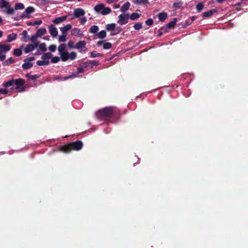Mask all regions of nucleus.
I'll return each instance as SVG.
<instances>
[{"label": "nucleus", "instance_id": "nucleus-18", "mask_svg": "<svg viewBox=\"0 0 248 248\" xmlns=\"http://www.w3.org/2000/svg\"><path fill=\"white\" fill-rule=\"evenodd\" d=\"M17 35L16 33H13L8 35L6 41L7 42H11L16 38Z\"/></svg>", "mask_w": 248, "mask_h": 248}, {"label": "nucleus", "instance_id": "nucleus-34", "mask_svg": "<svg viewBox=\"0 0 248 248\" xmlns=\"http://www.w3.org/2000/svg\"><path fill=\"white\" fill-rule=\"evenodd\" d=\"M135 3L137 5H145L149 3V0H136Z\"/></svg>", "mask_w": 248, "mask_h": 248}, {"label": "nucleus", "instance_id": "nucleus-42", "mask_svg": "<svg viewBox=\"0 0 248 248\" xmlns=\"http://www.w3.org/2000/svg\"><path fill=\"white\" fill-rule=\"evenodd\" d=\"M112 47V44L109 42H106L103 44V48L105 49H110Z\"/></svg>", "mask_w": 248, "mask_h": 248}, {"label": "nucleus", "instance_id": "nucleus-17", "mask_svg": "<svg viewBox=\"0 0 248 248\" xmlns=\"http://www.w3.org/2000/svg\"><path fill=\"white\" fill-rule=\"evenodd\" d=\"M0 49L2 50V51L7 52L10 50L11 46L10 45H2L0 43Z\"/></svg>", "mask_w": 248, "mask_h": 248}, {"label": "nucleus", "instance_id": "nucleus-20", "mask_svg": "<svg viewBox=\"0 0 248 248\" xmlns=\"http://www.w3.org/2000/svg\"><path fill=\"white\" fill-rule=\"evenodd\" d=\"M34 50L33 44H28L24 48V52L25 53H28Z\"/></svg>", "mask_w": 248, "mask_h": 248}, {"label": "nucleus", "instance_id": "nucleus-26", "mask_svg": "<svg viewBox=\"0 0 248 248\" xmlns=\"http://www.w3.org/2000/svg\"><path fill=\"white\" fill-rule=\"evenodd\" d=\"M52 56V55L51 53L50 52H47V53H44L41 58L43 60H48L49 59H50Z\"/></svg>", "mask_w": 248, "mask_h": 248}, {"label": "nucleus", "instance_id": "nucleus-53", "mask_svg": "<svg viewBox=\"0 0 248 248\" xmlns=\"http://www.w3.org/2000/svg\"><path fill=\"white\" fill-rule=\"evenodd\" d=\"M90 64V60H89V61L84 62L82 63V66L83 68H86V67L89 66Z\"/></svg>", "mask_w": 248, "mask_h": 248}, {"label": "nucleus", "instance_id": "nucleus-51", "mask_svg": "<svg viewBox=\"0 0 248 248\" xmlns=\"http://www.w3.org/2000/svg\"><path fill=\"white\" fill-rule=\"evenodd\" d=\"M48 49L50 51L54 52L56 49V46L54 45H50L49 46Z\"/></svg>", "mask_w": 248, "mask_h": 248}, {"label": "nucleus", "instance_id": "nucleus-10", "mask_svg": "<svg viewBox=\"0 0 248 248\" xmlns=\"http://www.w3.org/2000/svg\"><path fill=\"white\" fill-rule=\"evenodd\" d=\"M72 27V25L70 24H68L60 28V31H61L62 34L67 35L68 31L71 29Z\"/></svg>", "mask_w": 248, "mask_h": 248}, {"label": "nucleus", "instance_id": "nucleus-15", "mask_svg": "<svg viewBox=\"0 0 248 248\" xmlns=\"http://www.w3.org/2000/svg\"><path fill=\"white\" fill-rule=\"evenodd\" d=\"M62 61L66 62L69 59V53L67 51L60 54Z\"/></svg>", "mask_w": 248, "mask_h": 248}, {"label": "nucleus", "instance_id": "nucleus-36", "mask_svg": "<svg viewBox=\"0 0 248 248\" xmlns=\"http://www.w3.org/2000/svg\"><path fill=\"white\" fill-rule=\"evenodd\" d=\"M90 57L91 58H95L98 57L102 56V54L99 53H97L96 51H94L90 53Z\"/></svg>", "mask_w": 248, "mask_h": 248}, {"label": "nucleus", "instance_id": "nucleus-1", "mask_svg": "<svg viewBox=\"0 0 248 248\" xmlns=\"http://www.w3.org/2000/svg\"><path fill=\"white\" fill-rule=\"evenodd\" d=\"M95 116L99 120H103L106 118H113L119 119L120 112L119 110L112 107H105L98 110L95 113Z\"/></svg>", "mask_w": 248, "mask_h": 248}, {"label": "nucleus", "instance_id": "nucleus-55", "mask_svg": "<svg viewBox=\"0 0 248 248\" xmlns=\"http://www.w3.org/2000/svg\"><path fill=\"white\" fill-rule=\"evenodd\" d=\"M2 50L0 49V61H3L6 58V56L4 54H1Z\"/></svg>", "mask_w": 248, "mask_h": 248}, {"label": "nucleus", "instance_id": "nucleus-3", "mask_svg": "<svg viewBox=\"0 0 248 248\" xmlns=\"http://www.w3.org/2000/svg\"><path fill=\"white\" fill-rule=\"evenodd\" d=\"M94 10L96 13L103 16L108 15L111 12V9L109 7H105L104 4H97L94 6Z\"/></svg>", "mask_w": 248, "mask_h": 248}, {"label": "nucleus", "instance_id": "nucleus-25", "mask_svg": "<svg viewBox=\"0 0 248 248\" xmlns=\"http://www.w3.org/2000/svg\"><path fill=\"white\" fill-rule=\"evenodd\" d=\"M13 84H14V79L12 78V79L3 83V86L5 88H8L12 86Z\"/></svg>", "mask_w": 248, "mask_h": 248}, {"label": "nucleus", "instance_id": "nucleus-56", "mask_svg": "<svg viewBox=\"0 0 248 248\" xmlns=\"http://www.w3.org/2000/svg\"><path fill=\"white\" fill-rule=\"evenodd\" d=\"M160 30H161V31H162L164 33L168 32L169 31V29L167 26L161 27Z\"/></svg>", "mask_w": 248, "mask_h": 248}, {"label": "nucleus", "instance_id": "nucleus-7", "mask_svg": "<svg viewBox=\"0 0 248 248\" xmlns=\"http://www.w3.org/2000/svg\"><path fill=\"white\" fill-rule=\"evenodd\" d=\"M85 14L84 10L81 8H76L74 11V16L76 18L83 16Z\"/></svg>", "mask_w": 248, "mask_h": 248}, {"label": "nucleus", "instance_id": "nucleus-62", "mask_svg": "<svg viewBox=\"0 0 248 248\" xmlns=\"http://www.w3.org/2000/svg\"><path fill=\"white\" fill-rule=\"evenodd\" d=\"M34 44H33V46L34 47V49L35 48L37 47V46H39L40 42L38 41H35V42H33Z\"/></svg>", "mask_w": 248, "mask_h": 248}, {"label": "nucleus", "instance_id": "nucleus-61", "mask_svg": "<svg viewBox=\"0 0 248 248\" xmlns=\"http://www.w3.org/2000/svg\"><path fill=\"white\" fill-rule=\"evenodd\" d=\"M78 73H83L84 72L83 67L82 66H79L78 68Z\"/></svg>", "mask_w": 248, "mask_h": 248}, {"label": "nucleus", "instance_id": "nucleus-64", "mask_svg": "<svg viewBox=\"0 0 248 248\" xmlns=\"http://www.w3.org/2000/svg\"><path fill=\"white\" fill-rule=\"evenodd\" d=\"M42 20H37V21H34L33 23V25H40L41 24H42Z\"/></svg>", "mask_w": 248, "mask_h": 248}, {"label": "nucleus", "instance_id": "nucleus-58", "mask_svg": "<svg viewBox=\"0 0 248 248\" xmlns=\"http://www.w3.org/2000/svg\"><path fill=\"white\" fill-rule=\"evenodd\" d=\"M90 64H93L95 66H97L99 64L98 62L97 61H95V60H93V61L90 60Z\"/></svg>", "mask_w": 248, "mask_h": 248}, {"label": "nucleus", "instance_id": "nucleus-59", "mask_svg": "<svg viewBox=\"0 0 248 248\" xmlns=\"http://www.w3.org/2000/svg\"><path fill=\"white\" fill-rule=\"evenodd\" d=\"M26 88L25 87H17L16 88V90H18V91L19 92H24L25 91Z\"/></svg>", "mask_w": 248, "mask_h": 248}, {"label": "nucleus", "instance_id": "nucleus-35", "mask_svg": "<svg viewBox=\"0 0 248 248\" xmlns=\"http://www.w3.org/2000/svg\"><path fill=\"white\" fill-rule=\"evenodd\" d=\"M15 60L13 58L7 59L3 63V65H8L15 62Z\"/></svg>", "mask_w": 248, "mask_h": 248}, {"label": "nucleus", "instance_id": "nucleus-12", "mask_svg": "<svg viewBox=\"0 0 248 248\" xmlns=\"http://www.w3.org/2000/svg\"><path fill=\"white\" fill-rule=\"evenodd\" d=\"M68 16L58 17L53 20V22L55 24H59L66 20Z\"/></svg>", "mask_w": 248, "mask_h": 248}, {"label": "nucleus", "instance_id": "nucleus-23", "mask_svg": "<svg viewBox=\"0 0 248 248\" xmlns=\"http://www.w3.org/2000/svg\"><path fill=\"white\" fill-rule=\"evenodd\" d=\"M33 66V63L31 62H25L22 65V67L25 70L31 69Z\"/></svg>", "mask_w": 248, "mask_h": 248}, {"label": "nucleus", "instance_id": "nucleus-60", "mask_svg": "<svg viewBox=\"0 0 248 248\" xmlns=\"http://www.w3.org/2000/svg\"><path fill=\"white\" fill-rule=\"evenodd\" d=\"M8 91L6 89H0V94H7L8 93Z\"/></svg>", "mask_w": 248, "mask_h": 248}, {"label": "nucleus", "instance_id": "nucleus-31", "mask_svg": "<svg viewBox=\"0 0 248 248\" xmlns=\"http://www.w3.org/2000/svg\"><path fill=\"white\" fill-rule=\"evenodd\" d=\"M22 53V52L20 48H16L14 49L13 54L16 57L20 56Z\"/></svg>", "mask_w": 248, "mask_h": 248}, {"label": "nucleus", "instance_id": "nucleus-40", "mask_svg": "<svg viewBox=\"0 0 248 248\" xmlns=\"http://www.w3.org/2000/svg\"><path fill=\"white\" fill-rule=\"evenodd\" d=\"M77 56V54L75 52H72L70 54L69 53V59L74 60L76 58Z\"/></svg>", "mask_w": 248, "mask_h": 248}, {"label": "nucleus", "instance_id": "nucleus-14", "mask_svg": "<svg viewBox=\"0 0 248 248\" xmlns=\"http://www.w3.org/2000/svg\"><path fill=\"white\" fill-rule=\"evenodd\" d=\"M85 46L86 42L85 41H80L76 44L75 47L79 49L85 47Z\"/></svg>", "mask_w": 248, "mask_h": 248}, {"label": "nucleus", "instance_id": "nucleus-21", "mask_svg": "<svg viewBox=\"0 0 248 248\" xmlns=\"http://www.w3.org/2000/svg\"><path fill=\"white\" fill-rule=\"evenodd\" d=\"M116 24L115 23L108 24L106 25V29L108 31H110L111 32L115 29Z\"/></svg>", "mask_w": 248, "mask_h": 248}, {"label": "nucleus", "instance_id": "nucleus-22", "mask_svg": "<svg viewBox=\"0 0 248 248\" xmlns=\"http://www.w3.org/2000/svg\"><path fill=\"white\" fill-rule=\"evenodd\" d=\"M167 17V14L165 12H162L158 14V18L160 21H164Z\"/></svg>", "mask_w": 248, "mask_h": 248}, {"label": "nucleus", "instance_id": "nucleus-29", "mask_svg": "<svg viewBox=\"0 0 248 248\" xmlns=\"http://www.w3.org/2000/svg\"><path fill=\"white\" fill-rule=\"evenodd\" d=\"M24 8V5L23 3L18 2L16 3L15 5V9L14 10H22Z\"/></svg>", "mask_w": 248, "mask_h": 248}, {"label": "nucleus", "instance_id": "nucleus-30", "mask_svg": "<svg viewBox=\"0 0 248 248\" xmlns=\"http://www.w3.org/2000/svg\"><path fill=\"white\" fill-rule=\"evenodd\" d=\"M9 2H10L6 1V0H1L0 1V8L3 9L5 7H7Z\"/></svg>", "mask_w": 248, "mask_h": 248}, {"label": "nucleus", "instance_id": "nucleus-33", "mask_svg": "<svg viewBox=\"0 0 248 248\" xmlns=\"http://www.w3.org/2000/svg\"><path fill=\"white\" fill-rule=\"evenodd\" d=\"M98 27L96 25H93L89 29L90 32L92 33H95L98 31Z\"/></svg>", "mask_w": 248, "mask_h": 248}, {"label": "nucleus", "instance_id": "nucleus-41", "mask_svg": "<svg viewBox=\"0 0 248 248\" xmlns=\"http://www.w3.org/2000/svg\"><path fill=\"white\" fill-rule=\"evenodd\" d=\"M133 27L136 30H140L142 28V23L140 22L137 23L133 26Z\"/></svg>", "mask_w": 248, "mask_h": 248}, {"label": "nucleus", "instance_id": "nucleus-6", "mask_svg": "<svg viewBox=\"0 0 248 248\" xmlns=\"http://www.w3.org/2000/svg\"><path fill=\"white\" fill-rule=\"evenodd\" d=\"M71 34L75 36L82 37L84 36L80 29L78 28H74L71 29Z\"/></svg>", "mask_w": 248, "mask_h": 248}, {"label": "nucleus", "instance_id": "nucleus-54", "mask_svg": "<svg viewBox=\"0 0 248 248\" xmlns=\"http://www.w3.org/2000/svg\"><path fill=\"white\" fill-rule=\"evenodd\" d=\"M87 19L85 17H83L79 19V22L81 25H84Z\"/></svg>", "mask_w": 248, "mask_h": 248}, {"label": "nucleus", "instance_id": "nucleus-48", "mask_svg": "<svg viewBox=\"0 0 248 248\" xmlns=\"http://www.w3.org/2000/svg\"><path fill=\"white\" fill-rule=\"evenodd\" d=\"M60 60V58L58 56H55L53 57L51 60V62L53 63H57L58 62H59Z\"/></svg>", "mask_w": 248, "mask_h": 248}, {"label": "nucleus", "instance_id": "nucleus-45", "mask_svg": "<svg viewBox=\"0 0 248 248\" xmlns=\"http://www.w3.org/2000/svg\"><path fill=\"white\" fill-rule=\"evenodd\" d=\"M26 77H30V79L31 80H34L38 78H39L40 77V75H33V76H30V74H27L26 75Z\"/></svg>", "mask_w": 248, "mask_h": 248}, {"label": "nucleus", "instance_id": "nucleus-50", "mask_svg": "<svg viewBox=\"0 0 248 248\" xmlns=\"http://www.w3.org/2000/svg\"><path fill=\"white\" fill-rule=\"evenodd\" d=\"M38 37H39L35 33V34L32 35L30 39L31 42H35V41H36V40Z\"/></svg>", "mask_w": 248, "mask_h": 248}, {"label": "nucleus", "instance_id": "nucleus-57", "mask_svg": "<svg viewBox=\"0 0 248 248\" xmlns=\"http://www.w3.org/2000/svg\"><path fill=\"white\" fill-rule=\"evenodd\" d=\"M69 47L71 48H73L74 46V43L72 41H69L67 44Z\"/></svg>", "mask_w": 248, "mask_h": 248}, {"label": "nucleus", "instance_id": "nucleus-46", "mask_svg": "<svg viewBox=\"0 0 248 248\" xmlns=\"http://www.w3.org/2000/svg\"><path fill=\"white\" fill-rule=\"evenodd\" d=\"M22 34L24 36V37L23 38V41L24 42H27L28 41L27 38H29V36L28 35V32H27V31L25 30V31H23Z\"/></svg>", "mask_w": 248, "mask_h": 248}, {"label": "nucleus", "instance_id": "nucleus-49", "mask_svg": "<svg viewBox=\"0 0 248 248\" xmlns=\"http://www.w3.org/2000/svg\"><path fill=\"white\" fill-rule=\"evenodd\" d=\"M153 23L154 21L152 18H148L145 21V24L148 26H151Z\"/></svg>", "mask_w": 248, "mask_h": 248}, {"label": "nucleus", "instance_id": "nucleus-32", "mask_svg": "<svg viewBox=\"0 0 248 248\" xmlns=\"http://www.w3.org/2000/svg\"><path fill=\"white\" fill-rule=\"evenodd\" d=\"M97 37L100 39H104L106 37V32L105 30L100 31L97 34Z\"/></svg>", "mask_w": 248, "mask_h": 248}, {"label": "nucleus", "instance_id": "nucleus-28", "mask_svg": "<svg viewBox=\"0 0 248 248\" xmlns=\"http://www.w3.org/2000/svg\"><path fill=\"white\" fill-rule=\"evenodd\" d=\"M66 45L65 44H62L58 47V51L59 54L65 52Z\"/></svg>", "mask_w": 248, "mask_h": 248}, {"label": "nucleus", "instance_id": "nucleus-44", "mask_svg": "<svg viewBox=\"0 0 248 248\" xmlns=\"http://www.w3.org/2000/svg\"><path fill=\"white\" fill-rule=\"evenodd\" d=\"M66 36L67 35L62 34V35H60L59 37V42H64L66 41Z\"/></svg>", "mask_w": 248, "mask_h": 248}, {"label": "nucleus", "instance_id": "nucleus-39", "mask_svg": "<svg viewBox=\"0 0 248 248\" xmlns=\"http://www.w3.org/2000/svg\"><path fill=\"white\" fill-rule=\"evenodd\" d=\"M121 31H122V28L121 27H115V29L114 31V32H111V35H112V36L115 35L120 33Z\"/></svg>", "mask_w": 248, "mask_h": 248}, {"label": "nucleus", "instance_id": "nucleus-4", "mask_svg": "<svg viewBox=\"0 0 248 248\" xmlns=\"http://www.w3.org/2000/svg\"><path fill=\"white\" fill-rule=\"evenodd\" d=\"M35 11V9L31 6L28 7L25 11L20 16L21 19L29 18L30 17V15Z\"/></svg>", "mask_w": 248, "mask_h": 248}, {"label": "nucleus", "instance_id": "nucleus-63", "mask_svg": "<svg viewBox=\"0 0 248 248\" xmlns=\"http://www.w3.org/2000/svg\"><path fill=\"white\" fill-rule=\"evenodd\" d=\"M36 64L38 66H42L44 65V61H38L36 62Z\"/></svg>", "mask_w": 248, "mask_h": 248}, {"label": "nucleus", "instance_id": "nucleus-27", "mask_svg": "<svg viewBox=\"0 0 248 248\" xmlns=\"http://www.w3.org/2000/svg\"><path fill=\"white\" fill-rule=\"evenodd\" d=\"M141 16V14H139L136 13H132L130 16L129 15V18L132 20H135L139 18Z\"/></svg>", "mask_w": 248, "mask_h": 248}, {"label": "nucleus", "instance_id": "nucleus-43", "mask_svg": "<svg viewBox=\"0 0 248 248\" xmlns=\"http://www.w3.org/2000/svg\"><path fill=\"white\" fill-rule=\"evenodd\" d=\"M39 47L40 50L43 52L46 51L47 49L46 45L45 43L40 44Z\"/></svg>", "mask_w": 248, "mask_h": 248}, {"label": "nucleus", "instance_id": "nucleus-38", "mask_svg": "<svg viewBox=\"0 0 248 248\" xmlns=\"http://www.w3.org/2000/svg\"><path fill=\"white\" fill-rule=\"evenodd\" d=\"M183 4L182 1H179L177 2H174L172 5L173 8L178 9L180 8L181 6Z\"/></svg>", "mask_w": 248, "mask_h": 248}, {"label": "nucleus", "instance_id": "nucleus-11", "mask_svg": "<svg viewBox=\"0 0 248 248\" xmlns=\"http://www.w3.org/2000/svg\"><path fill=\"white\" fill-rule=\"evenodd\" d=\"M217 10L215 9H213L210 10H209L208 12H205L203 14V17L204 18H210L211 17L214 13H217Z\"/></svg>", "mask_w": 248, "mask_h": 248}, {"label": "nucleus", "instance_id": "nucleus-9", "mask_svg": "<svg viewBox=\"0 0 248 248\" xmlns=\"http://www.w3.org/2000/svg\"><path fill=\"white\" fill-rule=\"evenodd\" d=\"M50 34L53 37H56L58 35V31L57 28L53 25L48 27Z\"/></svg>", "mask_w": 248, "mask_h": 248}, {"label": "nucleus", "instance_id": "nucleus-24", "mask_svg": "<svg viewBox=\"0 0 248 248\" xmlns=\"http://www.w3.org/2000/svg\"><path fill=\"white\" fill-rule=\"evenodd\" d=\"M177 18H174L173 19V20H172L167 25L168 28L169 29V30L170 28H173L175 24H176V21H177Z\"/></svg>", "mask_w": 248, "mask_h": 248}, {"label": "nucleus", "instance_id": "nucleus-2", "mask_svg": "<svg viewBox=\"0 0 248 248\" xmlns=\"http://www.w3.org/2000/svg\"><path fill=\"white\" fill-rule=\"evenodd\" d=\"M83 147L81 141L78 140L68 144L62 145L60 147V151L65 153H69L72 150L78 151Z\"/></svg>", "mask_w": 248, "mask_h": 248}, {"label": "nucleus", "instance_id": "nucleus-13", "mask_svg": "<svg viewBox=\"0 0 248 248\" xmlns=\"http://www.w3.org/2000/svg\"><path fill=\"white\" fill-rule=\"evenodd\" d=\"M130 6V3L129 1H127L124 3V4L121 8V12L122 13H125L127 11Z\"/></svg>", "mask_w": 248, "mask_h": 248}, {"label": "nucleus", "instance_id": "nucleus-52", "mask_svg": "<svg viewBox=\"0 0 248 248\" xmlns=\"http://www.w3.org/2000/svg\"><path fill=\"white\" fill-rule=\"evenodd\" d=\"M34 60H35L34 57L32 56V57H28V58L25 59L24 60V62H29L33 61Z\"/></svg>", "mask_w": 248, "mask_h": 248}, {"label": "nucleus", "instance_id": "nucleus-8", "mask_svg": "<svg viewBox=\"0 0 248 248\" xmlns=\"http://www.w3.org/2000/svg\"><path fill=\"white\" fill-rule=\"evenodd\" d=\"M11 6V4L9 2L8 5L7 6V7H5L3 8L4 9V10H3V12H5L7 15H13L15 13V11L14 9L13 8H12Z\"/></svg>", "mask_w": 248, "mask_h": 248}, {"label": "nucleus", "instance_id": "nucleus-19", "mask_svg": "<svg viewBox=\"0 0 248 248\" xmlns=\"http://www.w3.org/2000/svg\"><path fill=\"white\" fill-rule=\"evenodd\" d=\"M46 33V30L45 28H41L38 29L35 33L38 37H41Z\"/></svg>", "mask_w": 248, "mask_h": 248}, {"label": "nucleus", "instance_id": "nucleus-16", "mask_svg": "<svg viewBox=\"0 0 248 248\" xmlns=\"http://www.w3.org/2000/svg\"><path fill=\"white\" fill-rule=\"evenodd\" d=\"M25 80L22 78H18L17 79H14V84L17 87L23 86L25 84Z\"/></svg>", "mask_w": 248, "mask_h": 248}, {"label": "nucleus", "instance_id": "nucleus-37", "mask_svg": "<svg viewBox=\"0 0 248 248\" xmlns=\"http://www.w3.org/2000/svg\"><path fill=\"white\" fill-rule=\"evenodd\" d=\"M204 8V5L202 3L200 2L196 5V9L198 12H201Z\"/></svg>", "mask_w": 248, "mask_h": 248}, {"label": "nucleus", "instance_id": "nucleus-5", "mask_svg": "<svg viewBox=\"0 0 248 248\" xmlns=\"http://www.w3.org/2000/svg\"><path fill=\"white\" fill-rule=\"evenodd\" d=\"M119 19L117 21L118 24L123 25L126 24L128 22L129 18V14H121L118 16Z\"/></svg>", "mask_w": 248, "mask_h": 248}, {"label": "nucleus", "instance_id": "nucleus-47", "mask_svg": "<svg viewBox=\"0 0 248 248\" xmlns=\"http://www.w3.org/2000/svg\"><path fill=\"white\" fill-rule=\"evenodd\" d=\"M77 77V75L74 74H72L71 75H69L68 76L65 77L64 78H62V80H67V79H70V78H76Z\"/></svg>", "mask_w": 248, "mask_h": 248}]
</instances>
